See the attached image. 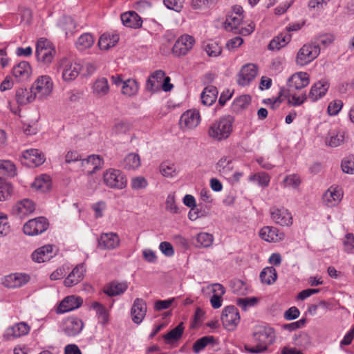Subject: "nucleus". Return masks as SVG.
<instances>
[{"label":"nucleus","mask_w":354,"mask_h":354,"mask_svg":"<svg viewBox=\"0 0 354 354\" xmlns=\"http://www.w3.org/2000/svg\"><path fill=\"white\" fill-rule=\"evenodd\" d=\"M34 203L28 198H25L18 202L12 209L15 214L19 216L20 217L28 215L35 210Z\"/></svg>","instance_id":"31"},{"label":"nucleus","mask_w":354,"mask_h":354,"mask_svg":"<svg viewBox=\"0 0 354 354\" xmlns=\"http://www.w3.org/2000/svg\"><path fill=\"white\" fill-rule=\"evenodd\" d=\"M140 166V158L135 153H129L124 159L122 167L124 169L131 170L136 169Z\"/></svg>","instance_id":"42"},{"label":"nucleus","mask_w":354,"mask_h":354,"mask_svg":"<svg viewBox=\"0 0 354 354\" xmlns=\"http://www.w3.org/2000/svg\"><path fill=\"white\" fill-rule=\"evenodd\" d=\"M32 187L41 192L48 191L51 187L50 178L48 175L43 174L35 178Z\"/></svg>","instance_id":"40"},{"label":"nucleus","mask_w":354,"mask_h":354,"mask_svg":"<svg viewBox=\"0 0 354 354\" xmlns=\"http://www.w3.org/2000/svg\"><path fill=\"white\" fill-rule=\"evenodd\" d=\"M56 50L52 43L46 39L40 38L36 46V57L39 62L45 64L52 62Z\"/></svg>","instance_id":"4"},{"label":"nucleus","mask_w":354,"mask_h":354,"mask_svg":"<svg viewBox=\"0 0 354 354\" xmlns=\"http://www.w3.org/2000/svg\"><path fill=\"white\" fill-rule=\"evenodd\" d=\"M214 241L212 234L207 232H201L196 236V247L209 248Z\"/></svg>","instance_id":"49"},{"label":"nucleus","mask_w":354,"mask_h":354,"mask_svg":"<svg viewBox=\"0 0 354 354\" xmlns=\"http://www.w3.org/2000/svg\"><path fill=\"white\" fill-rule=\"evenodd\" d=\"M0 174L14 177L17 174L15 165L10 160H0Z\"/></svg>","instance_id":"46"},{"label":"nucleus","mask_w":354,"mask_h":354,"mask_svg":"<svg viewBox=\"0 0 354 354\" xmlns=\"http://www.w3.org/2000/svg\"><path fill=\"white\" fill-rule=\"evenodd\" d=\"M221 321L225 328L233 330L240 321L238 309L234 306H228L224 308L222 312Z\"/></svg>","instance_id":"10"},{"label":"nucleus","mask_w":354,"mask_h":354,"mask_svg":"<svg viewBox=\"0 0 354 354\" xmlns=\"http://www.w3.org/2000/svg\"><path fill=\"white\" fill-rule=\"evenodd\" d=\"M343 102L340 100H335L329 103L327 111L330 115H336L342 109Z\"/></svg>","instance_id":"57"},{"label":"nucleus","mask_w":354,"mask_h":354,"mask_svg":"<svg viewBox=\"0 0 354 354\" xmlns=\"http://www.w3.org/2000/svg\"><path fill=\"white\" fill-rule=\"evenodd\" d=\"M203 49L209 57H216L222 52V48L216 41L210 40L203 44Z\"/></svg>","instance_id":"47"},{"label":"nucleus","mask_w":354,"mask_h":354,"mask_svg":"<svg viewBox=\"0 0 354 354\" xmlns=\"http://www.w3.org/2000/svg\"><path fill=\"white\" fill-rule=\"evenodd\" d=\"M53 83L48 75H41L37 77L32 85V92L35 97L44 99L48 96L53 91Z\"/></svg>","instance_id":"7"},{"label":"nucleus","mask_w":354,"mask_h":354,"mask_svg":"<svg viewBox=\"0 0 354 354\" xmlns=\"http://www.w3.org/2000/svg\"><path fill=\"white\" fill-rule=\"evenodd\" d=\"M294 344L300 348H305L310 345V337L307 333H301L299 335H295Z\"/></svg>","instance_id":"53"},{"label":"nucleus","mask_w":354,"mask_h":354,"mask_svg":"<svg viewBox=\"0 0 354 354\" xmlns=\"http://www.w3.org/2000/svg\"><path fill=\"white\" fill-rule=\"evenodd\" d=\"M92 91L93 95L97 97H102L107 95L109 92V85L107 79L100 77L96 80L93 84Z\"/></svg>","instance_id":"34"},{"label":"nucleus","mask_w":354,"mask_h":354,"mask_svg":"<svg viewBox=\"0 0 354 354\" xmlns=\"http://www.w3.org/2000/svg\"><path fill=\"white\" fill-rule=\"evenodd\" d=\"M194 44V37L187 34L183 35L176 41L172 48V53L176 57L184 56L192 49Z\"/></svg>","instance_id":"9"},{"label":"nucleus","mask_w":354,"mask_h":354,"mask_svg":"<svg viewBox=\"0 0 354 354\" xmlns=\"http://www.w3.org/2000/svg\"><path fill=\"white\" fill-rule=\"evenodd\" d=\"M166 209L171 214H177L178 212V207L175 203V198L173 195H168L165 202Z\"/></svg>","instance_id":"60"},{"label":"nucleus","mask_w":354,"mask_h":354,"mask_svg":"<svg viewBox=\"0 0 354 354\" xmlns=\"http://www.w3.org/2000/svg\"><path fill=\"white\" fill-rule=\"evenodd\" d=\"M15 98L19 104L25 105L32 102L36 97L35 94L32 92V88L30 91L24 88H19L16 91Z\"/></svg>","instance_id":"38"},{"label":"nucleus","mask_w":354,"mask_h":354,"mask_svg":"<svg viewBox=\"0 0 354 354\" xmlns=\"http://www.w3.org/2000/svg\"><path fill=\"white\" fill-rule=\"evenodd\" d=\"M32 259L36 263H43L49 261L53 257V246L46 245L35 250L32 255Z\"/></svg>","instance_id":"30"},{"label":"nucleus","mask_w":354,"mask_h":354,"mask_svg":"<svg viewBox=\"0 0 354 354\" xmlns=\"http://www.w3.org/2000/svg\"><path fill=\"white\" fill-rule=\"evenodd\" d=\"M138 88L139 85L136 80L128 79L123 82L122 93L125 95L131 97L137 94Z\"/></svg>","instance_id":"45"},{"label":"nucleus","mask_w":354,"mask_h":354,"mask_svg":"<svg viewBox=\"0 0 354 354\" xmlns=\"http://www.w3.org/2000/svg\"><path fill=\"white\" fill-rule=\"evenodd\" d=\"M218 91L216 86H206L201 95V102L205 106L212 105L216 100Z\"/></svg>","instance_id":"35"},{"label":"nucleus","mask_w":354,"mask_h":354,"mask_svg":"<svg viewBox=\"0 0 354 354\" xmlns=\"http://www.w3.org/2000/svg\"><path fill=\"white\" fill-rule=\"evenodd\" d=\"M29 331L30 326L26 323L19 322L8 327L3 335V337L6 340H11L26 335Z\"/></svg>","instance_id":"22"},{"label":"nucleus","mask_w":354,"mask_h":354,"mask_svg":"<svg viewBox=\"0 0 354 354\" xmlns=\"http://www.w3.org/2000/svg\"><path fill=\"white\" fill-rule=\"evenodd\" d=\"M83 328V322L76 317L66 319L63 324L62 330L67 336H75Z\"/></svg>","instance_id":"27"},{"label":"nucleus","mask_w":354,"mask_h":354,"mask_svg":"<svg viewBox=\"0 0 354 354\" xmlns=\"http://www.w3.org/2000/svg\"><path fill=\"white\" fill-rule=\"evenodd\" d=\"M255 346H245L246 351L250 353H261L267 350L268 346L272 344L274 340V332L273 328L269 326H261L256 328L253 333Z\"/></svg>","instance_id":"3"},{"label":"nucleus","mask_w":354,"mask_h":354,"mask_svg":"<svg viewBox=\"0 0 354 354\" xmlns=\"http://www.w3.org/2000/svg\"><path fill=\"white\" fill-rule=\"evenodd\" d=\"M341 166L344 173L354 174V157H350L342 160Z\"/></svg>","instance_id":"59"},{"label":"nucleus","mask_w":354,"mask_h":354,"mask_svg":"<svg viewBox=\"0 0 354 354\" xmlns=\"http://www.w3.org/2000/svg\"><path fill=\"white\" fill-rule=\"evenodd\" d=\"M30 279V276L25 273L10 274L4 277L3 284L8 288H16L27 283Z\"/></svg>","instance_id":"18"},{"label":"nucleus","mask_w":354,"mask_h":354,"mask_svg":"<svg viewBox=\"0 0 354 354\" xmlns=\"http://www.w3.org/2000/svg\"><path fill=\"white\" fill-rule=\"evenodd\" d=\"M214 341V337L211 335L204 336L201 338H199L194 342L193 345V351L195 353H198L202 350H203L208 344H213Z\"/></svg>","instance_id":"48"},{"label":"nucleus","mask_w":354,"mask_h":354,"mask_svg":"<svg viewBox=\"0 0 354 354\" xmlns=\"http://www.w3.org/2000/svg\"><path fill=\"white\" fill-rule=\"evenodd\" d=\"M259 277L262 283L270 285L275 282L277 273L273 267H266L261 272Z\"/></svg>","instance_id":"43"},{"label":"nucleus","mask_w":354,"mask_h":354,"mask_svg":"<svg viewBox=\"0 0 354 354\" xmlns=\"http://www.w3.org/2000/svg\"><path fill=\"white\" fill-rule=\"evenodd\" d=\"M131 129L130 123L124 120H116L112 127L111 131L113 134H125Z\"/></svg>","instance_id":"50"},{"label":"nucleus","mask_w":354,"mask_h":354,"mask_svg":"<svg viewBox=\"0 0 354 354\" xmlns=\"http://www.w3.org/2000/svg\"><path fill=\"white\" fill-rule=\"evenodd\" d=\"M343 192L338 186H330L323 194V201L328 207L337 205L342 200Z\"/></svg>","instance_id":"21"},{"label":"nucleus","mask_w":354,"mask_h":354,"mask_svg":"<svg viewBox=\"0 0 354 354\" xmlns=\"http://www.w3.org/2000/svg\"><path fill=\"white\" fill-rule=\"evenodd\" d=\"M320 53V47L314 43L304 44L298 51L296 63L299 66H305L315 59Z\"/></svg>","instance_id":"5"},{"label":"nucleus","mask_w":354,"mask_h":354,"mask_svg":"<svg viewBox=\"0 0 354 354\" xmlns=\"http://www.w3.org/2000/svg\"><path fill=\"white\" fill-rule=\"evenodd\" d=\"M251 103V97L249 95H242L235 98L232 104V111L239 113L245 110Z\"/></svg>","instance_id":"37"},{"label":"nucleus","mask_w":354,"mask_h":354,"mask_svg":"<svg viewBox=\"0 0 354 354\" xmlns=\"http://www.w3.org/2000/svg\"><path fill=\"white\" fill-rule=\"evenodd\" d=\"M128 288L127 282H119L117 281L108 283L104 288V292L109 297H114L123 294Z\"/></svg>","instance_id":"32"},{"label":"nucleus","mask_w":354,"mask_h":354,"mask_svg":"<svg viewBox=\"0 0 354 354\" xmlns=\"http://www.w3.org/2000/svg\"><path fill=\"white\" fill-rule=\"evenodd\" d=\"M22 158L26 161L24 163L29 167L39 166L45 161L44 155L37 149H30L24 151Z\"/></svg>","instance_id":"20"},{"label":"nucleus","mask_w":354,"mask_h":354,"mask_svg":"<svg viewBox=\"0 0 354 354\" xmlns=\"http://www.w3.org/2000/svg\"><path fill=\"white\" fill-rule=\"evenodd\" d=\"M104 184L111 189H122L127 186V178L118 169H107L103 176Z\"/></svg>","instance_id":"6"},{"label":"nucleus","mask_w":354,"mask_h":354,"mask_svg":"<svg viewBox=\"0 0 354 354\" xmlns=\"http://www.w3.org/2000/svg\"><path fill=\"white\" fill-rule=\"evenodd\" d=\"M120 239L117 233H102L97 240V246L102 250H115L119 247Z\"/></svg>","instance_id":"13"},{"label":"nucleus","mask_w":354,"mask_h":354,"mask_svg":"<svg viewBox=\"0 0 354 354\" xmlns=\"http://www.w3.org/2000/svg\"><path fill=\"white\" fill-rule=\"evenodd\" d=\"M174 301V298L169 299L167 300H158L154 304V310L160 311L162 310L168 309Z\"/></svg>","instance_id":"62"},{"label":"nucleus","mask_w":354,"mask_h":354,"mask_svg":"<svg viewBox=\"0 0 354 354\" xmlns=\"http://www.w3.org/2000/svg\"><path fill=\"white\" fill-rule=\"evenodd\" d=\"M309 75L304 72H299L293 74L288 81L289 92L300 90L309 84Z\"/></svg>","instance_id":"14"},{"label":"nucleus","mask_w":354,"mask_h":354,"mask_svg":"<svg viewBox=\"0 0 354 354\" xmlns=\"http://www.w3.org/2000/svg\"><path fill=\"white\" fill-rule=\"evenodd\" d=\"M147 309L146 302L142 299L136 298L131 308L132 321L136 324H140L146 315Z\"/></svg>","instance_id":"17"},{"label":"nucleus","mask_w":354,"mask_h":354,"mask_svg":"<svg viewBox=\"0 0 354 354\" xmlns=\"http://www.w3.org/2000/svg\"><path fill=\"white\" fill-rule=\"evenodd\" d=\"M260 237L268 242H278L284 239V234L279 229L272 226H265L259 232Z\"/></svg>","instance_id":"25"},{"label":"nucleus","mask_w":354,"mask_h":354,"mask_svg":"<svg viewBox=\"0 0 354 354\" xmlns=\"http://www.w3.org/2000/svg\"><path fill=\"white\" fill-rule=\"evenodd\" d=\"M243 19V10L241 6L235 5L227 14L223 23V28L228 32L243 35H250L254 30V25L251 23L247 27L240 28Z\"/></svg>","instance_id":"1"},{"label":"nucleus","mask_w":354,"mask_h":354,"mask_svg":"<svg viewBox=\"0 0 354 354\" xmlns=\"http://www.w3.org/2000/svg\"><path fill=\"white\" fill-rule=\"evenodd\" d=\"M83 300L80 297L71 295L65 297L56 309L58 314L65 313L80 307Z\"/></svg>","instance_id":"19"},{"label":"nucleus","mask_w":354,"mask_h":354,"mask_svg":"<svg viewBox=\"0 0 354 354\" xmlns=\"http://www.w3.org/2000/svg\"><path fill=\"white\" fill-rule=\"evenodd\" d=\"M94 37L89 33L82 35L77 40L76 48L81 51L90 48L94 44Z\"/></svg>","instance_id":"44"},{"label":"nucleus","mask_w":354,"mask_h":354,"mask_svg":"<svg viewBox=\"0 0 354 354\" xmlns=\"http://www.w3.org/2000/svg\"><path fill=\"white\" fill-rule=\"evenodd\" d=\"M257 301V300L255 297L241 298L237 299L236 304L243 310H246L248 307L254 306Z\"/></svg>","instance_id":"61"},{"label":"nucleus","mask_w":354,"mask_h":354,"mask_svg":"<svg viewBox=\"0 0 354 354\" xmlns=\"http://www.w3.org/2000/svg\"><path fill=\"white\" fill-rule=\"evenodd\" d=\"M326 5L327 2L325 0H310L308 6L310 10L319 11Z\"/></svg>","instance_id":"64"},{"label":"nucleus","mask_w":354,"mask_h":354,"mask_svg":"<svg viewBox=\"0 0 354 354\" xmlns=\"http://www.w3.org/2000/svg\"><path fill=\"white\" fill-rule=\"evenodd\" d=\"M12 73L17 82L26 81L31 75L30 65L26 61L21 62L12 68Z\"/></svg>","instance_id":"26"},{"label":"nucleus","mask_w":354,"mask_h":354,"mask_svg":"<svg viewBox=\"0 0 354 354\" xmlns=\"http://www.w3.org/2000/svg\"><path fill=\"white\" fill-rule=\"evenodd\" d=\"M201 122L200 113L196 109H190L183 113L180 118V124L183 129L196 128Z\"/></svg>","instance_id":"12"},{"label":"nucleus","mask_w":354,"mask_h":354,"mask_svg":"<svg viewBox=\"0 0 354 354\" xmlns=\"http://www.w3.org/2000/svg\"><path fill=\"white\" fill-rule=\"evenodd\" d=\"M119 40L118 35H111L109 34H103L99 39L98 46L102 50H108L113 47Z\"/></svg>","instance_id":"41"},{"label":"nucleus","mask_w":354,"mask_h":354,"mask_svg":"<svg viewBox=\"0 0 354 354\" xmlns=\"http://www.w3.org/2000/svg\"><path fill=\"white\" fill-rule=\"evenodd\" d=\"M343 243L344 250L348 253L351 252L354 249V234L352 233L346 234Z\"/></svg>","instance_id":"63"},{"label":"nucleus","mask_w":354,"mask_h":354,"mask_svg":"<svg viewBox=\"0 0 354 354\" xmlns=\"http://www.w3.org/2000/svg\"><path fill=\"white\" fill-rule=\"evenodd\" d=\"M91 307L94 310H95L97 315H99L100 316H101L102 317L104 322H107L108 316H109L108 311H107L106 308L102 304H101L100 303H99L97 301H94L91 304Z\"/></svg>","instance_id":"58"},{"label":"nucleus","mask_w":354,"mask_h":354,"mask_svg":"<svg viewBox=\"0 0 354 354\" xmlns=\"http://www.w3.org/2000/svg\"><path fill=\"white\" fill-rule=\"evenodd\" d=\"M271 218L281 226H289L292 223V217L288 209L284 208L272 207L270 209Z\"/></svg>","instance_id":"16"},{"label":"nucleus","mask_w":354,"mask_h":354,"mask_svg":"<svg viewBox=\"0 0 354 354\" xmlns=\"http://www.w3.org/2000/svg\"><path fill=\"white\" fill-rule=\"evenodd\" d=\"M165 73L162 70H157L152 73L148 77L145 88L151 93H155L160 90L162 79Z\"/></svg>","instance_id":"24"},{"label":"nucleus","mask_w":354,"mask_h":354,"mask_svg":"<svg viewBox=\"0 0 354 354\" xmlns=\"http://www.w3.org/2000/svg\"><path fill=\"white\" fill-rule=\"evenodd\" d=\"M329 82L326 80H321L315 83L309 92L308 97L313 102H316L323 97L329 88Z\"/></svg>","instance_id":"23"},{"label":"nucleus","mask_w":354,"mask_h":354,"mask_svg":"<svg viewBox=\"0 0 354 354\" xmlns=\"http://www.w3.org/2000/svg\"><path fill=\"white\" fill-rule=\"evenodd\" d=\"M217 171L223 176H228L233 171L234 166L231 158H221L216 164Z\"/></svg>","instance_id":"39"},{"label":"nucleus","mask_w":354,"mask_h":354,"mask_svg":"<svg viewBox=\"0 0 354 354\" xmlns=\"http://www.w3.org/2000/svg\"><path fill=\"white\" fill-rule=\"evenodd\" d=\"M120 18L126 27L137 29L142 26V18L135 11L124 12L121 15Z\"/></svg>","instance_id":"28"},{"label":"nucleus","mask_w":354,"mask_h":354,"mask_svg":"<svg viewBox=\"0 0 354 354\" xmlns=\"http://www.w3.org/2000/svg\"><path fill=\"white\" fill-rule=\"evenodd\" d=\"M183 330V323H180L169 333L164 335L163 338L167 342L177 340L182 336Z\"/></svg>","instance_id":"52"},{"label":"nucleus","mask_w":354,"mask_h":354,"mask_svg":"<svg viewBox=\"0 0 354 354\" xmlns=\"http://www.w3.org/2000/svg\"><path fill=\"white\" fill-rule=\"evenodd\" d=\"M283 183L284 187H290L296 189L300 185L301 179L298 175L291 174L286 176Z\"/></svg>","instance_id":"54"},{"label":"nucleus","mask_w":354,"mask_h":354,"mask_svg":"<svg viewBox=\"0 0 354 354\" xmlns=\"http://www.w3.org/2000/svg\"><path fill=\"white\" fill-rule=\"evenodd\" d=\"M148 185V182L143 176H137L131 180V186L133 189L138 190L145 189Z\"/></svg>","instance_id":"56"},{"label":"nucleus","mask_w":354,"mask_h":354,"mask_svg":"<svg viewBox=\"0 0 354 354\" xmlns=\"http://www.w3.org/2000/svg\"><path fill=\"white\" fill-rule=\"evenodd\" d=\"M49 223L47 218L37 217L26 222L23 227L24 232L28 236H35L45 232L48 227Z\"/></svg>","instance_id":"8"},{"label":"nucleus","mask_w":354,"mask_h":354,"mask_svg":"<svg viewBox=\"0 0 354 354\" xmlns=\"http://www.w3.org/2000/svg\"><path fill=\"white\" fill-rule=\"evenodd\" d=\"M103 165V160L98 155L89 156L86 159L82 160V165L88 170V172L93 174L100 169Z\"/></svg>","instance_id":"33"},{"label":"nucleus","mask_w":354,"mask_h":354,"mask_svg":"<svg viewBox=\"0 0 354 354\" xmlns=\"http://www.w3.org/2000/svg\"><path fill=\"white\" fill-rule=\"evenodd\" d=\"M257 73L258 68L255 64H245L238 74L237 83L242 86H247L254 80Z\"/></svg>","instance_id":"11"},{"label":"nucleus","mask_w":354,"mask_h":354,"mask_svg":"<svg viewBox=\"0 0 354 354\" xmlns=\"http://www.w3.org/2000/svg\"><path fill=\"white\" fill-rule=\"evenodd\" d=\"M234 122V117L230 115L216 120L208 128V136L218 142L226 140L232 132Z\"/></svg>","instance_id":"2"},{"label":"nucleus","mask_w":354,"mask_h":354,"mask_svg":"<svg viewBox=\"0 0 354 354\" xmlns=\"http://www.w3.org/2000/svg\"><path fill=\"white\" fill-rule=\"evenodd\" d=\"M62 78L66 82L75 80L82 70V66L76 62H72L67 59L62 62Z\"/></svg>","instance_id":"15"},{"label":"nucleus","mask_w":354,"mask_h":354,"mask_svg":"<svg viewBox=\"0 0 354 354\" xmlns=\"http://www.w3.org/2000/svg\"><path fill=\"white\" fill-rule=\"evenodd\" d=\"M12 192V185L0 180V201L7 200Z\"/></svg>","instance_id":"55"},{"label":"nucleus","mask_w":354,"mask_h":354,"mask_svg":"<svg viewBox=\"0 0 354 354\" xmlns=\"http://www.w3.org/2000/svg\"><path fill=\"white\" fill-rule=\"evenodd\" d=\"M291 39V35L287 32H283L274 37L268 45L270 50H279L287 45Z\"/></svg>","instance_id":"36"},{"label":"nucleus","mask_w":354,"mask_h":354,"mask_svg":"<svg viewBox=\"0 0 354 354\" xmlns=\"http://www.w3.org/2000/svg\"><path fill=\"white\" fill-rule=\"evenodd\" d=\"M344 141V136L341 133L332 131L326 138V144L331 147L339 146Z\"/></svg>","instance_id":"51"},{"label":"nucleus","mask_w":354,"mask_h":354,"mask_svg":"<svg viewBox=\"0 0 354 354\" xmlns=\"http://www.w3.org/2000/svg\"><path fill=\"white\" fill-rule=\"evenodd\" d=\"M85 268L84 264L81 263L76 266L68 277L65 279L64 283L66 287H72L80 283L82 279Z\"/></svg>","instance_id":"29"}]
</instances>
